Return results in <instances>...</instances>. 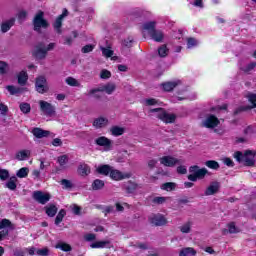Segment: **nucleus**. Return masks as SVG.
Here are the masks:
<instances>
[{
  "label": "nucleus",
  "mask_w": 256,
  "mask_h": 256,
  "mask_svg": "<svg viewBox=\"0 0 256 256\" xmlns=\"http://www.w3.org/2000/svg\"><path fill=\"white\" fill-rule=\"evenodd\" d=\"M255 155V151L246 150L244 154L241 151H236L233 157L238 163H244L245 167H255Z\"/></svg>",
  "instance_id": "1"
},
{
  "label": "nucleus",
  "mask_w": 256,
  "mask_h": 256,
  "mask_svg": "<svg viewBox=\"0 0 256 256\" xmlns=\"http://www.w3.org/2000/svg\"><path fill=\"white\" fill-rule=\"evenodd\" d=\"M6 89L9 91L10 95H19V93H23V88L15 87L13 85H8Z\"/></svg>",
  "instance_id": "34"
},
{
  "label": "nucleus",
  "mask_w": 256,
  "mask_h": 256,
  "mask_svg": "<svg viewBox=\"0 0 256 256\" xmlns=\"http://www.w3.org/2000/svg\"><path fill=\"white\" fill-rule=\"evenodd\" d=\"M18 84L21 85V87L27 85V81H29V75L27 74V71L22 70L18 74Z\"/></svg>",
  "instance_id": "24"
},
{
  "label": "nucleus",
  "mask_w": 256,
  "mask_h": 256,
  "mask_svg": "<svg viewBox=\"0 0 256 256\" xmlns=\"http://www.w3.org/2000/svg\"><path fill=\"white\" fill-rule=\"evenodd\" d=\"M51 134V132L47 131V130H43L41 128H34L32 129V135H34V137H36V139H43V137H49V135Z\"/></svg>",
  "instance_id": "20"
},
{
  "label": "nucleus",
  "mask_w": 256,
  "mask_h": 256,
  "mask_svg": "<svg viewBox=\"0 0 256 256\" xmlns=\"http://www.w3.org/2000/svg\"><path fill=\"white\" fill-rule=\"evenodd\" d=\"M9 177H10L9 170L0 168V181H7Z\"/></svg>",
  "instance_id": "43"
},
{
  "label": "nucleus",
  "mask_w": 256,
  "mask_h": 256,
  "mask_svg": "<svg viewBox=\"0 0 256 256\" xmlns=\"http://www.w3.org/2000/svg\"><path fill=\"white\" fill-rule=\"evenodd\" d=\"M95 143L99 147H104L105 151H111V147L113 146V142L111 139L105 137V136H100L95 140Z\"/></svg>",
  "instance_id": "13"
},
{
  "label": "nucleus",
  "mask_w": 256,
  "mask_h": 256,
  "mask_svg": "<svg viewBox=\"0 0 256 256\" xmlns=\"http://www.w3.org/2000/svg\"><path fill=\"white\" fill-rule=\"evenodd\" d=\"M16 176L19 177V179H25V177L29 176V168L27 167L20 168L17 171Z\"/></svg>",
  "instance_id": "37"
},
{
  "label": "nucleus",
  "mask_w": 256,
  "mask_h": 256,
  "mask_svg": "<svg viewBox=\"0 0 256 256\" xmlns=\"http://www.w3.org/2000/svg\"><path fill=\"white\" fill-rule=\"evenodd\" d=\"M112 170H113V167H111V165H109V164L100 165L96 169V171H97V173H99V175H104L105 177H107L108 175H111Z\"/></svg>",
  "instance_id": "19"
},
{
  "label": "nucleus",
  "mask_w": 256,
  "mask_h": 256,
  "mask_svg": "<svg viewBox=\"0 0 256 256\" xmlns=\"http://www.w3.org/2000/svg\"><path fill=\"white\" fill-rule=\"evenodd\" d=\"M177 184L175 182H166L162 184L161 189L163 191H175Z\"/></svg>",
  "instance_id": "38"
},
{
  "label": "nucleus",
  "mask_w": 256,
  "mask_h": 256,
  "mask_svg": "<svg viewBox=\"0 0 256 256\" xmlns=\"http://www.w3.org/2000/svg\"><path fill=\"white\" fill-rule=\"evenodd\" d=\"M35 89L37 93L43 95L49 91V86H47V78L45 76H38L35 81Z\"/></svg>",
  "instance_id": "4"
},
{
  "label": "nucleus",
  "mask_w": 256,
  "mask_h": 256,
  "mask_svg": "<svg viewBox=\"0 0 256 256\" xmlns=\"http://www.w3.org/2000/svg\"><path fill=\"white\" fill-rule=\"evenodd\" d=\"M229 233H239V228L235 227V222L228 224Z\"/></svg>",
  "instance_id": "56"
},
{
  "label": "nucleus",
  "mask_w": 256,
  "mask_h": 256,
  "mask_svg": "<svg viewBox=\"0 0 256 256\" xmlns=\"http://www.w3.org/2000/svg\"><path fill=\"white\" fill-rule=\"evenodd\" d=\"M77 171L81 177H87L91 173V167L85 163L79 164Z\"/></svg>",
  "instance_id": "22"
},
{
  "label": "nucleus",
  "mask_w": 256,
  "mask_h": 256,
  "mask_svg": "<svg viewBox=\"0 0 256 256\" xmlns=\"http://www.w3.org/2000/svg\"><path fill=\"white\" fill-rule=\"evenodd\" d=\"M146 105L148 106L157 105V99L155 98L146 99Z\"/></svg>",
  "instance_id": "62"
},
{
  "label": "nucleus",
  "mask_w": 256,
  "mask_h": 256,
  "mask_svg": "<svg viewBox=\"0 0 256 256\" xmlns=\"http://www.w3.org/2000/svg\"><path fill=\"white\" fill-rule=\"evenodd\" d=\"M179 85H181V80L167 81L160 84L162 91H165L166 93H171V91L176 87H179Z\"/></svg>",
  "instance_id": "15"
},
{
  "label": "nucleus",
  "mask_w": 256,
  "mask_h": 256,
  "mask_svg": "<svg viewBox=\"0 0 256 256\" xmlns=\"http://www.w3.org/2000/svg\"><path fill=\"white\" fill-rule=\"evenodd\" d=\"M7 63L0 61V75H5V73H7Z\"/></svg>",
  "instance_id": "57"
},
{
  "label": "nucleus",
  "mask_w": 256,
  "mask_h": 256,
  "mask_svg": "<svg viewBox=\"0 0 256 256\" xmlns=\"http://www.w3.org/2000/svg\"><path fill=\"white\" fill-rule=\"evenodd\" d=\"M206 167H208V169H213L214 171H217V169H219V162L215 161V160H208L205 162Z\"/></svg>",
  "instance_id": "41"
},
{
  "label": "nucleus",
  "mask_w": 256,
  "mask_h": 256,
  "mask_svg": "<svg viewBox=\"0 0 256 256\" xmlns=\"http://www.w3.org/2000/svg\"><path fill=\"white\" fill-rule=\"evenodd\" d=\"M39 105H40V111H42V113H44L46 117H53V115L55 114V106L43 100L39 102Z\"/></svg>",
  "instance_id": "8"
},
{
  "label": "nucleus",
  "mask_w": 256,
  "mask_h": 256,
  "mask_svg": "<svg viewBox=\"0 0 256 256\" xmlns=\"http://www.w3.org/2000/svg\"><path fill=\"white\" fill-rule=\"evenodd\" d=\"M72 213H74V215H81V207L77 204H74L72 208Z\"/></svg>",
  "instance_id": "60"
},
{
  "label": "nucleus",
  "mask_w": 256,
  "mask_h": 256,
  "mask_svg": "<svg viewBox=\"0 0 256 256\" xmlns=\"http://www.w3.org/2000/svg\"><path fill=\"white\" fill-rule=\"evenodd\" d=\"M7 227H11V221L9 219H2L0 221V231L1 229H5Z\"/></svg>",
  "instance_id": "52"
},
{
  "label": "nucleus",
  "mask_w": 256,
  "mask_h": 256,
  "mask_svg": "<svg viewBox=\"0 0 256 256\" xmlns=\"http://www.w3.org/2000/svg\"><path fill=\"white\" fill-rule=\"evenodd\" d=\"M220 189H221V184H219V182H212L204 191V195L205 197H209L211 195H217Z\"/></svg>",
  "instance_id": "16"
},
{
  "label": "nucleus",
  "mask_w": 256,
  "mask_h": 256,
  "mask_svg": "<svg viewBox=\"0 0 256 256\" xmlns=\"http://www.w3.org/2000/svg\"><path fill=\"white\" fill-rule=\"evenodd\" d=\"M55 249H60L61 251H64L65 253H69V251L73 250V248L65 242H58L55 245Z\"/></svg>",
  "instance_id": "31"
},
{
  "label": "nucleus",
  "mask_w": 256,
  "mask_h": 256,
  "mask_svg": "<svg viewBox=\"0 0 256 256\" xmlns=\"http://www.w3.org/2000/svg\"><path fill=\"white\" fill-rule=\"evenodd\" d=\"M6 187L10 191H15V189H17V177H10V179L6 182Z\"/></svg>",
  "instance_id": "29"
},
{
  "label": "nucleus",
  "mask_w": 256,
  "mask_h": 256,
  "mask_svg": "<svg viewBox=\"0 0 256 256\" xmlns=\"http://www.w3.org/2000/svg\"><path fill=\"white\" fill-rule=\"evenodd\" d=\"M14 256H25V252L22 249L16 248L14 250Z\"/></svg>",
  "instance_id": "64"
},
{
  "label": "nucleus",
  "mask_w": 256,
  "mask_h": 256,
  "mask_svg": "<svg viewBox=\"0 0 256 256\" xmlns=\"http://www.w3.org/2000/svg\"><path fill=\"white\" fill-rule=\"evenodd\" d=\"M95 239H96V236L93 233H89V234L85 235V240L86 241H95Z\"/></svg>",
  "instance_id": "63"
},
{
  "label": "nucleus",
  "mask_w": 256,
  "mask_h": 256,
  "mask_svg": "<svg viewBox=\"0 0 256 256\" xmlns=\"http://www.w3.org/2000/svg\"><path fill=\"white\" fill-rule=\"evenodd\" d=\"M165 201H167V197L157 196L153 198L152 203H154L155 205H163Z\"/></svg>",
  "instance_id": "47"
},
{
  "label": "nucleus",
  "mask_w": 256,
  "mask_h": 256,
  "mask_svg": "<svg viewBox=\"0 0 256 256\" xmlns=\"http://www.w3.org/2000/svg\"><path fill=\"white\" fill-rule=\"evenodd\" d=\"M32 55L33 57H35V59H45V57H47V50L45 49V43L39 42L36 45Z\"/></svg>",
  "instance_id": "9"
},
{
  "label": "nucleus",
  "mask_w": 256,
  "mask_h": 256,
  "mask_svg": "<svg viewBox=\"0 0 256 256\" xmlns=\"http://www.w3.org/2000/svg\"><path fill=\"white\" fill-rule=\"evenodd\" d=\"M197 255V250L193 247L182 248L179 252V256H195Z\"/></svg>",
  "instance_id": "26"
},
{
  "label": "nucleus",
  "mask_w": 256,
  "mask_h": 256,
  "mask_svg": "<svg viewBox=\"0 0 256 256\" xmlns=\"http://www.w3.org/2000/svg\"><path fill=\"white\" fill-rule=\"evenodd\" d=\"M68 162L69 158L67 157V155L59 156L57 159V163H59L60 167H65V165H67Z\"/></svg>",
  "instance_id": "45"
},
{
  "label": "nucleus",
  "mask_w": 256,
  "mask_h": 256,
  "mask_svg": "<svg viewBox=\"0 0 256 256\" xmlns=\"http://www.w3.org/2000/svg\"><path fill=\"white\" fill-rule=\"evenodd\" d=\"M116 88L117 86L115 84L108 83L102 87L91 89L89 91V95H95V93H103L104 91L107 93V95H111Z\"/></svg>",
  "instance_id": "6"
},
{
  "label": "nucleus",
  "mask_w": 256,
  "mask_h": 256,
  "mask_svg": "<svg viewBox=\"0 0 256 256\" xmlns=\"http://www.w3.org/2000/svg\"><path fill=\"white\" fill-rule=\"evenodd\" d=\"M0 111H1V115H7V113L9 112V107H7V105L0 103Z\"/></svg>",
  "instance_id": "59"
},
{
  "label": "nucleus",
  "mask_w": 256,
  "mask_h": 256,
  "mask_svg": "<svg viewBox=\"0 0 256 256\" xmlns=\"http://www.w3.org/2000/svg\"><path fill=\"white\" fill-rule=\"evenodd\" d=\"M217 125H219V118H217L215 115H209L204 121V127L207 129H215Z\"/></svg>",
  "instance_id": "17"
},
{
  "label": "nucleus",
  "mask_w": 256,
  "mask_h": 256,
  "mask_svg": "<svg viewBox=\"0 0 256 256\" xmlns=\"http://www.w3.org/2000/svg\"><path fill=\"white\" fill-rule=\"evenodd\" d=\"M29 155H31V152L29 150H21L17 152L16 159L18 161H25V159H27Z\"/></svg>",
  "instance_id": "32"
},
{
  "label": "nucleus",
  "mask_w": 256,
  "mask_h": 256,
  "mask_svg": "<svg viewBox=\"0 0 256 256\" xmlns=\"http://www.w3.org/2000/svg\"><path fill=\"white\" fill-rule=\"evenodd\" d=\"M151 225L154 227H163L167 223V218L162 214H156L149 218Z\"/></svg>",
  "instance_id": "11"
},
{
  "label": "nucleus",
  "mask_w": 256,
  "mask_h": 256,
  "mask_svg": "<svg viewBox=\"0 0 256 256\" xmlns=\"http://www.w3.org/2000/svg\"><path fill=\"white\" fill-rule=\"evenodd\" d=\"M151 39H153V41H156V43H162L163 42V32L161 30H154L153 32H151L150 34Z\"/></svg>",
  "instance_id": "25"
},
{
  "label": "nucleus",
  "mask_w": 256,
  "mask_h": 256,
  "mask_svg": "<svg viewBox=\"0 0 256 256\" xmlns=\"http://www.w3.org/2000/svg\"><path fill=\"white\" fill-rule=\"evenodd\" d=\"M93 49H95V45L93 44H87L85 46L82 47V53H91V51H93Z\"/></svg>",
  "instance_id": "55"
},
{
  "label": "nucleus",
  "mask_w": 256,
  "mask_h": 256,
  "mask_svg": "<svg viewBox=\"0 0 256 256\" xmlns=\"http://www.w3.org/2000/svg\"><path fill=\"white\" fill-rule=\"evenodd\" d=\"M243 133H244V135H253L255 133V128H253V126L249 125L244 129Z\"/></svg>",
  "instance_id": "58"
},
{
  "label": "nucleus",
  "mask_w": 256,
  "mask_h": 256,
  "mask_svg": "<svg viewBox=\"0 0 256 256\" xmlns=\"http://www.w3.org/2000/svg\"><path fill=\"white\" fill-rule=\"evenodd\" d=\"M160 163L164 167H175V165H181L182 162L173 156H163L160 158Z\"/></svg>",
  "instance_id": "10"
},
{
  "label": "nucleus",
  "mask_w": 256,
  "mask_h": 256,
  "mask_svg": "<svg viewBox=\"0 0 256 256\" xmlns=\"http://www.w3.org/2000/svg\"><path fill=\"white\" fill-rule=\"evenodd\" d=\"M36 254L38 256H49V248L45 247L42 249H38V250H36Z\"/></svg>",
  "instance_id": "53"
},
{
  "label": "nucleus",
  "mask_w": 256,
  "mask_h": 256,
  "mask_svg": "<svg viewBox=\"0 0 256 256\" xmlns=\"http://www.w3.org/2000/svg\"><path fill=\"white\" fill-rule=\"evenodd\" d=\"M124 189L126 193L133 194L137 189H139V184L135 180H128L124 183Z\"/></svg>",
  "instance_id": "18"
},
{
  "label": "nucleus",
  "mask_w": 256,
  "mask_h": 256,
  "mask_svg": "<svg viewBox=\"0 0 256 256\" xmlns=\"http://www.w3.org/2000/svg\"><path fill=\"white\" fill-rule=\"evenodd\" d=\"M248 101L252 103L251 106H239L234 110V115H240V113H243L245 111H249V109H255L256 108V94H249L248 95Z\"/></svg>",
  "instance_id": "5"
},
{
  "label": "nucleus",
  "mask_w": 256,
  "mask_h": 256,
  "mask_svg": "<svg viewBox=\"0 0 256 256\" xmlns=\"http://www.w3.org/2000/svg\"><path fill=\"white\" fill-rule=\"evenodd\" d=\"M65 215H67V211H65V209H61L55 218V225L61 224L65 218Z\"/></svg>",
  "instance_id": "36"
},
{
  "label": "nucleus",
  "mask_w": 256,
  "mask_h": 256,
  "mask_svg": "<svg viewBox=\"0 0 256 256\" xmlns=\"http://www.w3.org/2000/svg\"><path fill=\"white\" fill-rule=\"evenodd\" d=\"M156 25H157V22H155V21L146 22L143 24V29L145 31H148V34L150 35L151 33H153L156 30L155 29Z\"/></svg>",
  "instance_id": "30"
},
{
  "label": "nucleus",
  "mask_w": 256,
  "mask_h": 256,
  "mask_svg": "<svg viewBox=\"0 0 256 256\" xmlns=\"http://www.w3.org/2000/svg\"><path fill=\"white\" fill-rule=\"evenodd\" d=\"M100 78L101 79H111V71H109L107 69H103L100 72Z\"/></svg>",
  "instance_id": "51"
},
{
  "label": "nucleus",
  "mask_w": 256,
  "mask_h": 256,
  "mask_svg": "<svg viewBox=\"0 0 256 256\" xmlns=\"http://www.w3.org/2000/svg\"><path fill=\"white\" fill-rule=\"evenodd\" d=\"M158 55L161 58L167 57V55H169V48H167V46L165 44L161 45L158 48Z\"/></svg>",
  "instance_id": "39"
},
{
  "label": "nucleus",
  "mask_w": 256,
  "mask_h": 256,
  "mask_svg": "<svg viewBox=\"0 0 256 256\" xmlns=\"http://www.w3.org/2000/svg\"><path fill=\"white\" fill-rule=\"evenodd\" d=\"M255 68H256V63L255 62H250L246 66L242 67L241 70L244 73H249V72L253 71V69H255Z\"/></svg>",
  "instance_id": "44"
},
{
  "label": "nucleus",
  "mask_w": 256,
  "mask_h": 256,
  "mask_svg": "<svg viewBox=\"0 0 256 256\" xmlns=\"http://www.w3.org/2000/svg\"><path fill=\"white\" fill-rule=\"evenodd\" d=\"M53 147H61L63 145V141H61V138H55L52 140Z\"/></svg>",
  "instance_id": "61"
},
{
  "label": "nucleus",
  "mask_w": 256,
  "mask_h": 256,
  "mask_svg": "<svg viewBox=\"0 0 256 256\" xmlns=\"http://www.w3.org/2000/svg\"><path fill=\"white\" fill-rule=\"evenodd\" d=\"M60 183L61 185H63L64 189H73V183L71 182V180L62 179Z\"/></svg>",
  "instance_id": "49"
},
{
  "label": "nucleus",
  "mask_w": 256,
  "mask_h": 256,
  "mask_svg": "<svg viewBox=\"0 0 256 256\" xmlns=\"http://www.w3.org/2000/svg\"><path fill=\"white\" fill-rule=\"evenodd\" d=\"M19 108H20V111L24 113V115L31 113V104L27 102L20 103Z\"/></svg>",
  "instance_id": "40"
},
{
  "label": "nucleus",
  "mask_w": 256,
  "mask_h": 256,
  "mask_svg": "<svg viewBox=\"0 0 256 256\" xmlns=\"http://www.w3.org/2000/svg\"><path fill=\"white\" fill-rule=\"evenodd\" d=\"M181 233H191V222H186L179 227Z\"/></svg>",
  "instance_id": "46"
},
{
  "label": "nucleus",
  "mask_w": 256,
  "mask_h": 256,
  "mask_svg": "<svg viewBox=\"0 0 256 256\" xmlns=\"http://www.w3.org/2000/svg\"><path fill=\"white\" fill-rule=\"evenodd\" d=\"M187 47L188 49H191L193 47H197V39L190 37L187 39Z\"/></svg>",
  "instance_id": "50"
},
{
  "label": "nucleus",
  "mask_w": 256,
  "mask_h": 256,
  "mask_svg": "<svg viewBox=\"0 0 256 256\" xmlns=\"http://www.w3.org/2000/svg\"><path fill=\"white\" fill-rule=\"evenodd\" d=\"M67 15H69V11L67 10V8H64L62 14H60L54 22V29L59 34L61 33V27H63V19H65Z\"/></svg>",
  "instance_id": "14"
},
{
  "label": "nucleus",
  "mask_w": 256,
  "mask_h": 256,
  "mask_svg": "<svg viewBox=\"0 0 256 256\" xmlns=\"http://www.w3.org/2000/svg\"><path fill=\"white\" fill-rule=\"evenodd\" d=\"M33 199H34V201H37V203H40V205H45V204L49 203V201L51 199V194L43 193V191H34Z\"/></svg>",
  "instance_id": "7"
},
{
  "label": "nucleus",
  "mask_w": 256,
  "mask_h": 256,
  "mask_svg": "<svg viewBox=\"0 0 256 256\" xmlns=\"http://www.w3.org/2000/svg\"><path fill=\"white\" fill-rule=\"evenodd\" d=\"M101 51H102L103 57H106V59L113 57V54L115 53L113 50L105 47H102Z\"/></svg>",
  "instance_id": "42"
},
{
  "label": "nucleus",
  "mask_w": 256,
  "mask_h": 256,
  "mask_svg": "<svg viewBox=\"0 0 256 256\" xmlns=\"http://www.w3.org/2000/svg\"><path fill=\"white\" fill-rule=\"evenodd\" d=\"M106 245H109V241H96L93 242L90 247L92 249H105Z\"/></svg>",
  "instance_id": "35"
},
{
  "label": "nucleus",
  "mask_w": 256,
  "mask_h": 256,
  "mask_svg": "<svg viewBox=\"0 0 256 256\" xmlns=\"http://www.w3.org/2000/svg\"><path fill=\"white\" fill-rule=\"evenodd\" d=\"M208 171L205 168L202 169H198V171L196 172V176L198 177V179H203L205 178V175H207Z\"/></svg>",
  "instance_id": "54"
},
{
  "label": "nucleus",
  "mask_w": 256,
  "mask_h": 256,
  "mask_svg": "<svg viewBox=\"0 0 256 256\" xmlns=\"http://www.w3.org/2000/svg\"><path fill=\"white\" fill-rule=\"evenodd\" d=\"M44 209L48 217H55L57 215V211H59V208H57L55 204H49L48 206H45Z\"/></svg>",
  "instance_id": "23"
},
{
  "label": "nucleus",
  "mask_w": 256,
  "mask_h": 256,
  "mask_svg": "<svg viewBox=\"0 0 256 256\" xmlns=\"http://www.w3.org/2000/svg\"><path fill=\"white\" fill-rule=\"evenodd\" d=\"M110 133L113 137H121V135L125 134V129L121 126H112L110 128Z\"/></svg>",
  "instance_id": "27"
},
{
  "label": "nucleus",
  "mask_w": 256,
  "mask_h": 256,
  "mask_svg": "<svg viewBox=\"0 0 256 256\" xmlns=\"http://www.w3.org/2000/svg\"><path fill=\"white\" fill-rule=\"evenodd\" d=\"M105 187V182L101 179H96L92 183L93 191H99Z\"/></svg>",
  "instance_id": "33"
},
{
  "label": "nucleus",
  "mask_w": 256,
  "mask_h": 256,
  "mask_svg": "<svg viewBox=\"0 0 256 256\" xmlns=\"http://www.w3.org/2000/svg\"><path fill=\"white\" fill-rule=\"evenodd\" d=\"M110 179L113 181H123V179H130L131 174L125 173L117 170V169H112L109 175Z\"/></svg>",
  "instance_id": "12"
},
{
  "label": "nucleus",
  "mask_w": 256,
  "mask_h": 256,
  "mask_svg": "<svg viewBox=\"0 0 256 256\" xmlns=\"http://www.w3.org/2000/svg\"><path fill=\"white\" fill-rule=\"evenodd\" d=\"M159 111H162L159 113ZM151 113H159L158 119L160 121H163V123H175V120L177 119V116L175 114H169L163 108H154L151 110Z\"/></svg>",
  "instance_id": "3"
},
{
  "label": "nucleus",
  "mask_w": 256,
  "mask_h": 256,
  "mask_svg": "<svg viewBox=\"0 0 256 256\" xmlns=\"http://www.w3.org/2000/svg\"><path fill=\"white\" fill-rule=\"evenodd\" d=\"M33 29L36 33H41V29H49V22L45 19V12L40 10L34 16Z\"/></svg>",
  "instance_id": "2"
},
{
  "label": "nucleus",
  "mask_w": 256,
  "mask_h": 256,
  "mask_svg": "<svg viewBox=\"0 0 256 256\" xmlns=\"http://www.w3.org/2000/svg\"><path fill=\"white\" fill-rule=\"evenodd\" d=\"M66 83L70 85V87H79V82L73 77L66 78Z\"/></svg>",
  "instance_id": "48"
},
{
  "label": "nucleus",
  "mask_w": 256,
  "mask_h": 256,
  "mask_svg": "<svg viewBox=\"0 0 256 256\" xmlns=\"http://www.w3.org/2000/svg\"><path fill=\"white\" fill-rule=\"evenodd\" d=\"M108 123L109 120L107 118L99 117L93 121V127H95L96 129H103V127H107Z\"/></svg>",
  "instance_id": "21"
},
{
  "label": "nucleus",
  "mask_w": 256,
  "mask_h": 256,
  "mask_svg": "<svg viewBox=\"0 0 256 256\" xmlns=\"http://www.w3.org/2000/svg\"><path fill=\"white\" fill-rule=\"evenodd\" d=\"M15 25V18H11L6 22H3L1 24V31L2 33H7V31H10L11 27Z\"/></svg>",
  "instance_id": "28"
}]
</instances>
